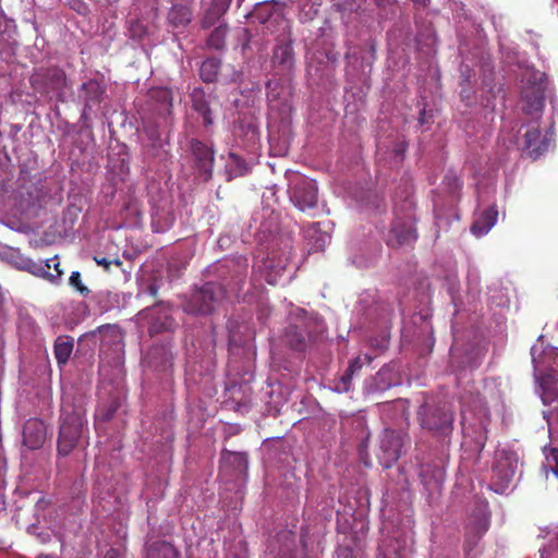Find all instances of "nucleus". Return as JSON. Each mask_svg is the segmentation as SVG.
Instances as JSON below:
<instances>
[{
    "instance_id": "f257e3e1",
    "label": "nucleus",
    "mask_w": 558,
    "mask_h": 558,
    "mask_svg": "<svg viewBox=\"0 0 558 558\" xmlns=\"http://www.w3.org/2000/svg\"><path fill=\"white\" fill-rule=\"evenodd\" d=\"M535 378L539 384L541 397L545 404L558 400V348L531 349Z\"/></svg>"
},
{
    "instance_id": "f03ea898",
    "label": "nucleus",
    "mask_w": 558,
    "mask_h": 558,
    "mask_svg": "<svg viewBox=\"0 0 558 558\" xmlns=\"http://www.w3.org/2000/svg\"><path fill=\"white\" fill-rule=\"evenodd\" d=\"M289 192L292 203L302 211L312 209L317 204V186L316 183L299 173H290Z\"/></svg>"
},
{
    "instance_id": "7ed1b4c3",
    "label": "nucleus",
    "mask_w": 558,
    "mask_h": 558,
    "mask_svg": "<svg viewBox=\"0 0 558 558\" xmlns=\"http://www.w3.org/2000/svg\"><path fill=\"white\" fill-rule=\"evenodd\" d=\"M85 423L86 421L82 413L73 412L66 414V412L63 411L58 440L59 453L64 456L70 453L83 435Z\"/></svg>"
},
{
    "instance_id": "20e7f679",
    "label": "nucleus",
    "mask_w": 558,
    "mask_h": 558,
    "mask_svg": "<svg viewBox=\"0 0 558 558\" xmlns=\"http://www.w3.org/2000/svg\"><path fill=\"white\" fill-rule=\"evenodd\" d=\"M495 459L493 472L497 482L494 484V489L501 494L514 476L518 468V458L513 452L500 450L497 451Z\"/></svg>"
},
{
    "instance_id": "39448f33",
    "label": "nucleus",
    "mask_w": 558,
    "mask_h": 558,
    "mask_svg": "<svg viewBox=\"0 0 558 558\" xmlns=\"http://www.w3.org/2000/svg\"><path fill=\"white\" fill-rule=\"evenodd\" d=\"M523 136L524 149L533 159H536L550 148L554 133L547 131L542 134L537 122L533 121L525 126Z\"/></svg>"
},
{
    "instance_id": "423d86ee",
    "label": "nucleus",
    "mask_w": 558,
    "mask_h": 558,
    "mask_svg": "<svg viewBox=\"0 0 558 558\" xmlns=\"http://www.w3.org/2000/svg\"><path fill=\"white\" fill-rule=\"evenodd\" d=\"M402 437L391 429H386L380 439L379 460L385 468H390L396 462L401 452Z\"/></svg>"
},
{
    "instance_id": "0eeeda50",
    "label": "nucleus",
    "mask_w": 558,
    "mask_h": 558,
    "mask_svg": "<svg viewBox=\"0 0 558 558\" xmlns=\"http://www.w3.org/2000/svg\"><path fill=\"white\" fill-rule=\"evenodd\" d=\"M31 82L36 89L41 92L60 90L65 84V77L63 71L59 69L48 70L47 73L41 71L35 72Z\"/></svg>"
},
{
    "instance_id": "6e6552de",
    "label": "nucleus",
    "mask_w": 558,
    "mask_h": 558,
    "mask_svg": "<svg viewBox=\"0 0 558 558\" xmlns=\"http://www.w3.org/2000/svg\"><path fill=\"white\" fill-rule=\"evenodd\" d=\"M544 107V88L541 84H533L522 92V109L534 119L541 117Z\"/></svg>"
},
{
    "instance_id": "1a4fd4ad",
    "label": "nucleus",
    "mask_w": 558,
    "mask_h": 558,
    "mask_svg": "<svg viewBox=\"0 0 558 558\" xmlns=\"http://www.w3.org/2000/svg\"><path fill=\"white\" fill-rule=\"evenodd\" d=\"M221 296L222 291L219 286L206 283L202 290L193 296V302L197 304L194 311L199 314L210 313Z\"/></svg>"
},
{
    "instance_id": "9d476101",
    "label": "nucleus",
    "mask_w": 558,
    "mask_h": 558,
    "mask_svg": "<svg viewBox=\"0 0 558 558\" xmlns=\"http://www.w3.org/2000/svg\"><path fill=\"white\" fill-rule=\"evenodd\" d=\"M415 239L416 233L413 227V221L410 217H408L405 220H397L393 223L387 242L389 245L395 246L409 244Z\"/></svg>"
},
{
    "instance_id": "9b49d317",
    "label": "nucleus",
    "mask_w": 558,
    "mask_h": 558,
    "mask_svg": "<svg viewBox=\"0 0 558 558\" xmlns=\"http://www.w3.org/2000/svg\"><path fill=\"white\" fill-rule=\"evenodd\" d=\"M59 266L60 264L58 258L53 257L45 262L29 263L26 268L35 276L46 278L49 281L57 283L62 276V270Z\"/></svg>"
},
{
    "instance_id": "f8f14e48",
    "label": "nucleus",
    "mask_w": 558,
    "mask_h": 558,
    "mask_svg": "<svg viewBox=\"0 0 558 558\" xmlns=\"http://www.w3.org/2000/svg\"><path fill=\"white\" fill-rule=\"evenodd\" d=\"M46 438V428L41 421L29 420L23 429L24 445L31 449L39 448Z\"/></svg>"
},
{
    "instance_id": "ddd939ff",
    "label": "nucleus",
    "mask_w": 558,
    "mask_h": 558,
    "mask_svg": "<svg viewBox=\"0 0 558 558\" xmlns=\"http://www.w3.org/2000/svg\"><path fill=\"white\" fill-rule=\"evenodd\" d=\"M498 217L497 209L492 206L484 210L475 219L471 231L476 236H483L489 232V230L496 225Z\"/></svg>"
},
{
    "instance_id": "4468645a",
    "label": "nucleus",
    "mask_w": 558,
    "mask_h": 558,
    "mask_svg": "<svg viewBox=\"0 0 558 558\" xmlns=\"http://www.w3.org/2000/svg\"><path fill=\"white\" fill-rule=\"evenodd\" d=\"M192 150L204 180H207L210 177L214 160L211 150L199 142L192 145Z\"/></svg>"
},
{
    "instance_id": "2eb2a0df",
    "label": "nucleus",
    "mask_w": 558,
    "mask_h": 558,
    "mask_svg": "<svg viewBox=\"0 0 558 558\" xmlns=\"http://www.w3.org/2000/svg\"><path fill=\"white\" fill-rule=\"evenodd\" d=\"M231 0H210L205 2L206 13L203 20L204 26H211L228 10Z\"/></svg>"
},
{
    "instance_id": "dca6fc26",
    "label": "nucleus",
    "mask_w": 558,
    "mask_h": 558,
    "mask_svg": "<svg viewBox=\"0 0 558 558\" xmlns=\"http://www.w3.org/2000/svg\"><path fill=\"white\" fill-rule=\"evenodd\" d=\"M146 558H179V553L172 544L159 541L148 546Z\"/></svg>"
},
{
    "instance_id": "f3484780",
    "label": "nucleus",
    "mask_w": 558,
    "mask_h": 558,
    "mask_svg": "<svg viewBox=\"0 0 558 558\" xmlns=\"http://www.w3.org/2000/svg\"><path fill=\"white\" fill-rule=\"evenodd\" d=\"M473 416H477L480 425L485 428L487 422V410L486 408L478 401V404L473 408H463L462 409V425L463 428L473 426Z\"/></svg>"
},
{
    "instance_id": "a211bd4d",
    "label": "nucleus",
    "mask_w": 558,
    "mask_h": 558,
    "mask_svg": "<svg viewBox=\"0 0 558 558\" xmlns=\"http://www.w3.org/2000/svg\"><path fill=\"white\" fill-rule=\"evenodd\" d=\"M37 197L33 196L31 193H27V197L21 193L19 196L14 197V209L13 215H27L31 213L32 208L36 205Z\"/></svg>"
},
{
    "instance_id": "6ab92c4d",
    "label": "nucleus",
    "mask_w": 558,
    "mask_h": 558,
    "mask_svg": "<svg viewBox=\"0 0 558 558\" xmlns=\"http://www.w3.org/2000/svg\"><path fill=\"white\" fill-rule=\"evenodd\" d=\"M169 21L174 26H183L191 21L192 13L189 8L174 5L169 12Z\"/></svg>"
},
{
    "instance_id": "aec40b11",
    "label": "nucleus",
    "mask_w": 558,
    "mask_h": 558,
    "mask_svg": "<svg viewBox=\"0 0 558 558\" xmlns=\"http://www.w3.org/2000/svg\"><path fill=\"white\" fill-rule=\"evenodd\" d=\"M73 350V344L65 338H58L54 344V355L59 364L68 362Z\"/></svg>"
},
{
    "instance_id": "412c9836",
    "label": "nucleus",
    "mask_w": 558,
    "mask_h": 558,
    "mask_svg": "<svg viewBox=\"0 0 558 558\" xmlns=\"http://www.w3.org/2000/svg\"><path fill=\"white\" fill-rule=\"evenodd\" d=\"M219 61L217 59H207L201 66V77L204 82H213L219 70Z\"/></svg>"
},
{
    "instance_id": "4be33fe9",
    "label": "nucleus",
    "mask_w": 558,
    "mask_h": 558,
    "mask_svg": "<svg viewBox=\"0 0 558 558\" xmlns=\"http://www.w3.org/2000/svg\"><path fill=\"white\" fill-rule=\"evenodd\" d=\"M192 100L195 109L203 116L204 122L206 124H210L213 122L210 110L208 109L206 102L203 101V93L195 89L192 94Z\"/></svg>"
},
{
    "instance_id": "5701e85b",
    "label": "nucleus",
    "mask_w": 558,
    "mask_h": 558,
    "mask_svg": "<svg viewBox=\"0 0 558 558\" xmlns=\"http://www.w3.org/2000/svg\"><path fill=\"white\" fill-rule=\"evenodd\" d=\"M453 417L451 413H441L438 422L423 420V425L429 429L446 430L452 424Z\"/></svg>"
},
{
    "instance_id": "b1692460",
    "label": "nucleus",
    "mask_w": 558,
    "mask_h": 558,
    "mask_svg": "<svg viewBox=\"0 0 558 558\" xmlns=\"http://www.w3.org/2000/svg\"><path fill=\"white\" fill-rule=\"evenodd\" d=\"M292 57V49L290 46H280L275 51V58L281 63H289Z\"/></svg>"
},
{
    "instance_id": "393cba45",
    "label": "nucleus",
    "mask_w": 558,
    "mask_h": 558,
    "mask_svg": "<svg viewBox=\"0 0 558 558\" xmlns=\"http://www.w3.org/2000/svg\"><path fill=\"white\" fill-rule=\"evenodd\" d=\"M151 97L158 98V100L163 102L166 106H169L171 102V93L167 88H158L156 90H153Z\"/></svg>"
},
{
    "instance_id": "a878e982",
    "label": "nucleus",
    "mask_w": 558,
    "mask_h": 558,
    "mask_svg": "<svg viewBox=\"0 0 558 558\" xmlns=\"http://www.w3.org/2000/svg\"><path fill=\"white\" fill-rule=\"evenodd\" d=\"M70 284L77 289L80 292L84 293L87 291L86 287L82 284L81 274L78 271H73L70 276Z\"/></svg>"
},
{
    "instance_id": "bb28decb",
    "label": "nucleus",
    "mask_w": 558,
    "mask_h": 558,
    "mask_svg": "<svg viewBox=\"0 0 558 558\" xmlns=\"http://www.w3.org/2000/svg\"><path fill=\"white\" fill-rule=\"evenodd\" d=\"M330 236L325 232L320 233L313 243V248L315 251L324 250L325 246L329 243Z\"/></svg>"
},
{
    "instance_id": "cd10ccee",
    "label": "nucleus",
    "mask_w": 558,
    "mask_h": 558,
    "mask_svg": "<svg viewBox=\"0 0 558 558\" xmlns=\"http://www.w3.org/2000/svg\"><path fill=\"white\" fill-rule=\"evenodd\" d=\"M361 367L360 363L357 361H354L350 364L349 368H348V372L347 374L342 377V384H343V389L344 390H348V387H347V381L350 380L352 374L354 373V371L359 369Z\"/></svg>"
},
{
    "instance_id": "c85d7f7f",
    "label": "nucleus",
    "mask_w": 558,
    "mask_h": 558,
    "mask_svg": "<svg viewBox=\"0 0 558 558\" xmlns=\"http://www.w3.org/2000/svg\"><path fill=\"white\" fill-rule=\"evenodd\" d=\"M548 462L553 461L555 463L554 473L558 477V449H551L550 453L547 456Z\"/></svg>"
},
{
    "instance_id": "c756f323",
    "label": "nucleus",
    "mask_w": 558,
    "mask_h": 558,
    "mask_svg": "<svg viewBox=\"0 0 558 558\" xmlns=\"http://www.w3.org/2000/svg\"><path fill=\"white\" fill-rule=\"evenodd\" d=\"M444 481V475H442V472L440 470L437 471V475H436V480L435 482L432 484V489L433 490H439L440 489V486H441V483Z\"/></svg>"
},
{
    "instance_id": "7c9ffc66",
    "label": "nucleus",
    "mask_w": 558,
    "mask_h": 558,
    "mask_svg": "<svg viewBox=\"0 0 558 558\" xmlns=\"http://www.w3.org/2000/svg\"><path fill=\"white\" fill-rule=\"evenodd\" d=\"M221 33H222V32H221L220 29H217V31L215 32V34H213L211 38H210L209 44H210L211 46H214L215 48H220V46H221V44H220V38H219V36L221 35Z\"/></svg>"
},
{
    "instance_id": "2f4dec72",
    "label": "nucleus",
    "mask_w": 558,
    "mask_h": 558,
    "mask_svg": "<svg viewBox=\"0 0 558 558\" xmlns=\"http://www.w3.org/2000/svg\"><path fill=\"white\" fill-rule=\"evenodd\" d=\"M104 558H122L120 553L116 549H110L106 553Z\"/></svg>"
},
{
    "instance_id": "473e14b6",
    "label": "nucleus",
    "mask_w": 558,
    "mask_h": 558,
    "mask_svg": "<svg viewBox=\"0 0 558 558\" xmlns=\"http://www.w3.org/2000/svg\"><path fill=\"white\" fill-rule=\"evenodd\" d=\"M83 88L84 89H97L98 88V84L96 82L90 81V82L84 84Z\"/></svg>"
},
{
    "instance_id": "72a5a7b5",
    "label": "nucleus",
    "mask_w": 558,
    "mask_h": 558,
    "mask_svg": "<svg viewBox=\"0 0 558 558\" xmlns=\"http://www.w3.org/2000/svg\"><path fill=\"white\" fill-rule=\"evenodd\" d=\"M266 280L268 283L270 284H276L278 283V279H277V276L276 277H272L271 272H269L267 276H266Z\"/></svg>"
},
{
    "instance_id": "f704fd0d",
    "label": "nucleus",
    "mask_w": 558,
    "mask_h": 558,
    "mask_svg": "<svg viewBox=\"0 0 558 558\" xmlns=\"http://www.w3.org/2000/svg\"><path fill=\"white\" fill-rule=\"evenodd\" d=\"M95 260H96V263H97L98 265H102V266H105L106 268H108V267H109V265H110V262H109V260H107L106 258H100V259H99V258H95Z\"/></svg>"
},
{
    "instance_id": "c9c22d12",
    "label": "nucleus",
    "mask_w": 558,
    "mask_h": 558,
    "mask_svg": "<svg viewBox=\"0 0 558 558\" xmlns=\"http://www.w3.org/2000/svg\"><path fill=\"white\" fill-rule=\"evenodd\" d=\"M404 150H405V145L402 143V144L398 145V148L396 149V153H397V155L401 156L404 153Z\"/></svg>"
},
{
    "instance_id": "e433bc0d",
    "label": "nucleus",
    "mask_w": 558,
    "mask_h": 558,
    "mask_svg": "<svg viewBox=\"0 0 558 558\" xmlns=\"http://www.w3.org/2000/svg\"><path fill=\"white\" fill-rule=\"evenodd\" d=\"M383 558H402V557L397 553H393V555H390V553H385Z\"/></svg>"
},
{
    "instance_id": "4c0bfd02",
    "label": "nucleus",
    "mask_w": 558,
    "mask_h": 558,
    "mask_svg": "<svg viewBox=\"0 0 558 558\" xmlns=\"http://www.w3.org/2000/svg\"><path fill=\"white\" fill-rule=\"evenodd\" d=\"M76 10L78 11V13H85V5L84 4H80Z\"/></svg>"
},
{
    "instance_id": "58836bf2",
    "label": "nucleus",
    "mask_w": 558,
    "mask_h": 558,
    "mask_svg": "<svg viewBox=\"0 0 558 558\" xmlns=\"http://www.w3.org/2000/svg\"><path fill=\"white\" fill-rule=\"evenodd\" d=\"M414 3L424 5L426 3V0H412Z\"/></svg>"
},
{
    "instance_id": "ea45409f",
    "label": "nucleus",
    "mask_w": 558,
    "mask_h": 558,
    "mask_svg": "<svg viewBox=\"0 0 558 558\" xmlns=\"http://www.w3.org/2000/svg\"><path fill=\"white\" fill-rule=\"evenodd\" d=\"M50 271L54 272L52 263H50Z\"/></svg>"
},
{
    "instance_id": "a19ab883",
    "label": "nucleus",
    "mask_w": 558,
    "mask_h": 558,
    "mask_svg": "<svg viewBox=\"0 0 558 558\" xmlns=\"http://www.w3.org/2000/svg\"><path fill=\"white\" fill-rule=\"evenodd\" d=\"M478 445H480L481 447H483V446H484V442L480 439V440H478Z\"/></svg>"
}]
</instances>
